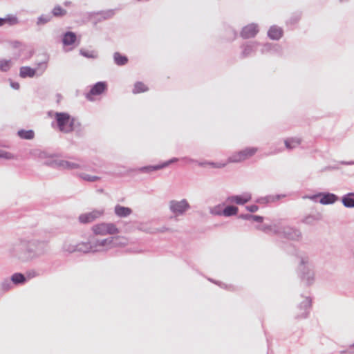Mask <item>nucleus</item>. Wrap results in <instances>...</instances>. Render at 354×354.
<instances>
[{"label": "nucleus", "mask_w": 354, "mask_h": 354, "mask_svg": "<svg viewBox=\"0 0 354 354\" xmlns=\"http://www.w3.org/2000/svg\"><path fill=\"white\" fill-rule=\"evenodd\" d=\"M182 160V158H172L167 161H165V162H161V166H162V169H164V168H166L168 166H169L170 165L173 164V163H175V162H177L179 160Z\"/></svg>", "instance_id": "obj_50"}, {"label": "nucleus", "mask_w": 354, "mask_h": 354, "mask_svg": "<svg viewBox=\"0 0 354 354\" xmlns=\"http://www.w3.org/2000/svg\"><path fill=\"white\" fill-rule=\"evenodd\" d=\"M12 282L11 281V279H6L1 283V288L3 291H8L12 288Z\"/></svg>", "instance_id": "obj_49"}, {"label": "nucleus", "mask_w": 354, "mask_h": 354, "mask_svg": "<svg viewBox=\"0 0 354 354\" xmlns=\"http://www.w3.org/2000/svg\"><path fill=\"white\" fill-rule=\"evenodd\" d=\"M300 262L298 266L297 273L301 281L306 286H310L315 281L314 266L308 255L299 257Z\"/></svg>", "instance_id": "obj_3"}, {"label": "nucleus", "mask_w": 354, "mask_h": 354, "mask_svg": "<svg viewBox=\"0 0 354 354\" xmlns=\"http://www.w3.org/2000/svg\"><path fill=\"white\" fill-rule=\"evenodd\" d=\"M160 169H162L160 163L156 165H147V166L140 167H138V169H136V171H138L140 173H143V174H151L153 171H158Z\"/></svg>", "instance_id": "obj_28"}, {"label": "nucleus", "mask_w": 354, "mask_h": 354, "mask_svg": "<svg viewBox=\"0 0 354 354\" xmlns=\"http://www.w3.org/2000/svg\"><path fill=\"white\" fill-rule=\"evenodd\" d=\"M148 87L142 82H136L134 84L133 88L132 90V93L133 94H138L140 93H144L148 91Z\"/></svg>", "instance_id": "obj_40"}, {"label": "nucleus", "mask_w": 354, "mask_h": 354, "mask_svg": "<svg viewBox=\"0 0 354 354\" xmlns=\"http://www.w3.org/2000/svg\"><path fill=\"white\" fill-rule=\"evenodd\" d=\"M349 348H354V343H353V344H351V345L349 346Z\"/></svg>", "instance_id": "obj_63"}, {"label": "nucleus", "mask_w": 354, "mask_h": 354, "mask_svg": "<svg viewBox=\"0 0 354 354\" xmlns=\"http://www.w3.org/2000/svg\"><path fill=\"white\" fill-rule=\"evenodd\" d=\"M279 236L294 241H300L302 239V233L300 230L290 225H281V234Z\"/></svg>", "instance_id": "obj_6"}, {"label": "nucleus", "mask_w": 354, "mask_h": 354, "mask_svg": "<svg viewBox=\"0 0 354 354\" xmlns=\"http://www.w3.org/2000/svg\"><path fill=\"white\" fill-rule=\"evenodd\" d=\"M77 176L82 180L86 182H96L100 180V177L97 176H91L85 173H78Z\"/></svg>", "instance_id": "obj_41"}, {"label": "nucleus", "mask_w": 354, "mask_h": 354, "mask_svg": "<svg viewBox=\"0 0 354 354\" xmlns=\"http://www.w3.org/2000/svg\"><path fill=\"white\" fill-rule=\"evenodd\" d=\"M281 48L277 44L265 43L261 45V53L263 55L266 54H277L281 52Z\"/></svg>", "instance_id": "obj_18"}, {"label": "nucleus", "mask_w": 354, "mask_h": 354, "mask_svg": "<svg viewBox=\"0 0 354 354\" xmlns=\"http://www.w3.org/2000/svg\"><path fill=\"white\" fill-rule=\"evenodd\" d=\"M252 216H253V215L250 214H241L239 215V218L246 220V221L252 220Z\"/></svg>", "instance_id": "obj_56"}, {"label": "nucleus", "mask_w": 354, "mask_h": 354, "mask_svg": "<svg viewBox=\"0 0 354 354\" xmlns=\"http://www.w3.org/2000/svg\"><path fill=\"white\" fill-rule=\"evenodd\" d=\"M80 53L84 57L96 59L98 56L97 52L95 50H88L84 48L80 50Z\"/></svg>", "instance_id": "obj_42"}, {"label": "nucleus", "mask_w": 354, "mask_h": 354, "mask_svg": "<svg viewBox=\"0 0 354 354\" xmlns=\"http://www.w3.org/2000/svg\"><path fill=\"white\" fill-rule=\"evenodd\" d=\"M0 158H3L6 160H12L15 158V156L10 152L0 149Z\"/></svg>", "instance_id": "obj_51"}, {"label": "nucleus", "mask_w": 354, "mask_h": 354, "mask_svg": "<svg viewBox=\"0 0 354 354\" xmlns=\"http://www.w3.org/2000/svg\"><path fill=\"white\" fill-rule=\"evenodd\" d=\"M210 213L213 215L221 216L223 215L222 211L221 210V205H216L210 209Z\"/></svg>", "instance_id": "obj_53"}, {"label": "nucleus", "mask_w": 354, "mask_h": 354, "mask_svg": "<svg viewBox=\"0 0 354 354\" xmlns=\"http://www.w3.org/2000/svg\"><path fill=\"white\" fill-rule=\"evenodd\" d=\"M264 218L262 216L259 215H253L252 216V221L257 222V223H262Z\"/></svg>", "instance_id": "obj_57"}, {"label": "nucleus", "mask_w": 354, "mask_h": 354, "mask_svg": "<svg viewBox=\"0 0 354 354\" xmlns=\"http://www.w3.org/2000/svg\"><path fill=\"white\" fill-rule=\"evenodd\" d=\"M114 63L118 66H124L128 62V57L126 55H123L118 52H115L113 54Z\"/></svg>", "instance_id": "obj_32"}, {"label": "nucleus", "mask_w": 354, "mask_h": 354, "mask_svg": "<svg viewBox=\"0 0 354 354\" xmlns=\"http://www.w3.org/2000/svg\"><path fill=\"white\" fill-rule=\"evenodd\" d=\"M227 32L229 34L228 39L234 40L237 37V32L232 28H228Z\"/></svg>", "instance_id": "obj_52"}, {"label": "nucleus", "mask_w": 354, "mask_h": 354, "mask_svg": "<svg viewBox=\"0 0 354 354\" xmlns=\"http://www.w3.org/2000/svg\"><path fill=\"white\" fill-rule=\"evenodd\" d=\"M340 354H354V351L351 350H342L339 351Z\"/></svg>", "instance_id": "obj_60"}, {"label": "nucleus", "mask_w": 354, "mask_h": 354, "mask_svg": "<svg viewBox=\"0 0 354 354\" xmlns=\"http://www.w3.org/2000/svg\"><path fill=\"white\" fill-rule=\"evenodd\" d=\"M348 0H339L340 2L343 3V2H346V1H348Z\"/></svg>", "instance_id": "obj_64"}, {"label": "nucleus", "mask_w": 354, "mask_h": 354, "mask_svg": "<svg viewBox=\"0 0 354 354\" xmlns=\"http://www.w3.org/2000/svg\"><path fill=\"white\" fill-rule=\"evenodd\" d=\"M52 19V15L50 13L41 14L37 18L36 25L39 27L44 26L51 21Z\"/></svg>", "instance_id": "obj_29"}, {"label": "nucleus", "mask_w": 354, "mask_h": 354, "mask_svg": "<svg viewBox=\"0 0 354 354\" xmlns=\"http://www.w3.org/2000/svg\"><path fill=\"white\" fill-rule=\"evenodd\" d=\"M3 24L2 23V17H0V26H3Z\"/></svg>", "instance_id": "obj_62"}, {"label": "nucleus", "mask_w": 354, "mask_h": 354, "mask_svg": "<svg viewBox=\"0 0 354 354\" xmlns=\"http://www.w3.org/2000/svg\"><path fill=\"white\" fill-rule=\"evenodd\" d=\"M267 35L270 39L278 41L283 37V30L281 27L273 25L270 27Z\"/></svg>", "instance_id": "obj_19"}, {"label": "nucleus", "mask_w": 354, "mask_h": 354, "mask_svg": "<svg viewBox=\"0 0 354 354\" xmlns=\"http://www.w3.org/2000/svg\"><path fill=\"white\" fill-rule=\"evenodd\" d=\"M106 234H115L119 232V230L114 223H106Z\"/></svg>", "instance_id": "obj_47"}, {"label": "nucleus", "mask_w": 354, "mask_h": 354, "mask_svg": "<svg viewBox=\"0 0 354 354\" xmlns=\"http://www.w3.org/2000/svg\"><path fill=\"white\" fill-rule=\"evenodd\" d=\"M182 160H183V161H185L187 163H194V162L197 163L198 165H199L200 167H205L206 165H209V161H207V160H205L203 162H200L197 160H195V159H193V158H191L189 157H186V156L183 157Z\"/></svg>", "instance_id": "obj_46"}, {"label": "nucleus", "mask_w": 354, "mask_h": 354, "mask_svg": "<svg viewBox=\"0 0 354 354\" xmlns=\"http://www.w3.org/2000/svg\"><path fill=\"white\" fill-rule=\"evenodd\" d=\"M342 165H353L354 162H353V161H351V162L343 161V162H342Z\"/></svg>", "instance_id": "obj_61"}, {"label": "nucleus", "mask_w": 354, "mask_h": 354, "mask_svg": "<svg viewBox=\"0 0 354 354\" xmlns=\"http://www.w3.org/2000/svg\"><path fill=\"white\" fill-rule=\"evenodd\" d=\"M317 197H319V203L322 205H332L339 199L336 194L330 192H319L313 196L311 198L314 199Z\"/></svg>", "instance_id": "obj_12"}, {"label": "nucleus", "mask_w": 354, "mask_h": 354, "mask_svg": "<svg viewBox=\"0 0 354 354\" xmlns=\"http://www.w3.org/2000/svg\"><path fill=\"white\" fill-rule=\"evenodd\" d=\"M17 136L24 140H32L35 137V132L32 129H20L17 131Z\"/></svg>", "instance_id": "obj_33"}, {"label": "nucleus", "mask_w": 354, "mask_h": 354, "mask_svg": "<svg viewBox=\"0 0 354 354\" xmlns=\"http://www.w3.org/2000/svg\"><path fill=\"white\" fill-rule=\"evenodd\" d=\"M60 159L56 158V155L52 153L49 159L46 162H44V165L53 169H59L60 166Z\"/></svg>", "instance_id": "obj_30"}, {"label": "nucleus", "mask_w": 354, "mask_h": 354, "mask_svg": "<svg viewBox=\"0 0 354 354\" xmlns=\"http://www.w3.org/2000/svg\"><path fill=\"white\" fill-rule=\"evenodd\" d=\"M259 230L263 232L266 234H273L279 235L281 234V225L279 224L273 223L272 225L262 224L256 227Z\"/></svg>", "instance_id": "obj_17"}, {"label": "nucleus", "mask_w": 354, "mask_h": 354, "mask_svg": "<svg viewBox=\"0 0 354 354\" xmlns=\"http://www.w3.org/2000/svg\"><path fill=\"white\" fill-rule=\"evenodd\" d=\"M10 86L15 90H18L20 87V85L18 82H10Z\"/></svg>", "instance_id": "obj_59"}, {"label": "nucleus", "mask_w": 354, "mask_h": 354, "mask_svg": "<svg viewBox=\"0 0 354 354\" xmlns=\"http://www.w3.org/2000/svg\"><path fill=\"white\" fill-rule=\"evenodd\" d=\"M51 127L63 133L75 131L78 136H82L84 134L80 123L66 112H55Z\"/></svg>", "instance_id": "obj_2"}, {"label": "nucleus", "mask_w": 354, "mask_h": 354, "mask_svg": "<svg viewBox=\"0 0 354 354\" xmlns=\"http://www.w3.org/2000/svg\"><path fill=\"white\" fill-rule=\"evenodd\" d=\"M106 88L107 84L106 82H97L91 86L90 91L86 93V97L88 100H92V95H101Z\"/></svg>", "instance_id": "obj_16"}, {"label": "nucleus", "mask_w": 354, "mask_h": 354, "mask_svg": "<svg viewBox=\"0 0 354 354\" xmlns=\"http://www.w3.org/2000/svg\"><path fill=\"white\" fill-rule=\"evenodd\" d=\"M11 68L10 59H0V71L7 72Z\"/></svg>", "instance_id": "obj_45"}, {"label": "nucleus", "mask_w": 354, "mask_h": 354, "mask_svg": "<svg viewBox=\"0 0 354 354\" xmlns=\"http://www.w3.org/2000/svg\"><path fill=\"white\" fill-rule=\"evenodd\" d=\"M85 169V167L80 163L77 162H73L68 160H61L60 162V166L59 170H73V169Z\"/></svg>", "instance_id": "obj_20"}, {"label": "nucleus", "mask_w": 354, "mask_h": 354, "mask_svg": "<svg viewBox=\"0 0 354 354\" xmlns=\"http://www.w3.org/2000/svg\"><path fill=\"white\" fill-rule=\"evenodd\" d=\"M52 153L48 152L47 151L42 150H35L34 151V155L41 161L46 162L48 159H49L50 156Z\"/></svg>", "instance_id": "obj_39"}, {"label": "nucleus", "mask_w": 354, "mask_h": 354, "mask_svg": "<svg viewBox=\"0 0 354 354\" xmlns=\"http://www.w3.org/2000/svg\"><path fill=\"white\" fill-rule=\"evenodd\" d=\"M100 15L102 17V19L106 20L112 18L115 15V10H102L100 12H91L90 15Z\"/></svg>", "instance_id": "obj_37"}, {"label": "nucleus", "mask_w": 354, "mask_h": 354, "mask_svg": "<svg viewBox=\"0 0 354 354\" xmlns=\"http://www.w3.org/2000/svg\"><path fill=\"white\" fill-rule=\"evenodd\" d=\"M322 219V215L319 213H317L315 214H309L304 216L301 222L304 224L313 225L315 223V222L319 221Z\"/></svg>", "instance_id": "obj_25"}, {"label": "nucleus", "mask_w": 354, "mask_h": 354, "mask_svg": "<svg viewBox=\"0 0 354 354\" xmlns=\"http://www.w3.org/2000/svg\"><path fill=\"white\" fill-rule=\"evenodd\" d=\"M88 248L86 242H81L77 244H73L69 241H65L62 245V250L68 253L75 252H80L88 253Z\"/></svg>", "instance_id": "obj_11"}, {"label": "nucleus", "mask_w": 354, "mask_h": 354, "mask_svg": "<svg viewBox=\"0 0 354 354\" xmlns=\"http://www.w3.org/2000/svg\"><path fill=\"white\" fill-rule=\"evenodd\" d=\"M106 223L96 224L92 227V230L95 235H106Z\"/></svg>", "instance_id": "obj_34"}, {"label": "nucleus", "mask_w": 354, "mask_h": 354, "mask_svg": "<svg viewBox=\"0 0 354 354\" xmlns=\"http://www.w3.org/2000/svg\"><path fill=\"white\" fill-rule=\"evenodd\" d=\"M302 12L301 11H296L291 14L290 17L286 20V24L288 26H293L299 23L301 19Z\"/></svg>", "instance_id": "obj_26"}, {"label": "nucleus", "mask_w": 354, "mask_h": 354, "mask_svg": "<svg viewBox=\"0 0 354 354\" xmlns=\"http://www.w3.org/2000/svg\"><path fill=\"white\" fill-rule=\"evenodd\" d=\"M239 212V208L234 205H227L223 210L222 214L226 217L235 216Z\"/></svg>", "instance_id": "obj_35"}, {"label": "nucleus", "mask_w": 354, "mask_h": 354, "mask_svg": "<svg viewBox=\"0 0 354 354\" xmlns=\"http://www.w3.org/2000/svg\"><path fill=\"white\" fill-rule=\"evenodd\" d=\"M77 39L76 34L71 31H67L64 33L62 37V43L64 46H68L73 44Z\"/></svg>", "instance_id": "obj_22"}, {"label": "nucleus", "mask_w": 354, "mask_h": 354, "mask_svg": "<svg viewBox=\"0 0 354 354\" xmlns=\"http://www.w3.org/2000/svg\"><path fill=\"white\" fill-rule=\"evenodd\" d=\"M104 213V209H94L91 212L80 214L78 220L82 224L90 223L101 217Z\"/></svg>", "instance_id": "obj_9"}, {"label": "nucleus", "mask_w": 354, "mask_h": 354, "mask_svg": "<svg viewBox=\"0 0 354 354\" xmlns=\"http://www.w3.org/2000/svg\"><path fill=\"white\" fill-rule=\"evenodd\" d=\"M286 196V194H275V195H267L265 196H260L255 199V203L259 205H267L277 203L280 199H282Z\"/></svg>", "instance_id": "obj_15"}, {"label": "nucleus", "mask_w": 354, "mask_h": 354, "mask_svg": "<svg viewBox=\"0 0 354 354\" xmlns=\"http://www.w3.org/2000/svg\"><path fill=\"white\" fill-rule=\"evenodd\" d=\"M252 199V194L250 192H244L240 195H232L227 198V201L236 205H243Z\"/></svg>", "instance_id": "obj_14"}, {"label": "nucleus", "mask_w": 354, "mask_h": 354, "mask_svg": "<svg viewBox=\"0 0 354 354\" xmlns=\"http://www.w3.org/2000/svg\"><path fill=\"white\" fill-rule=\"evenodd\" d=\"M189 209L190 205L186 199L171 200L169 202V210L176 216L183 215Z\"/></svg>", "instance_id": "obj_7"}, {"label": "nucleus", "mask_w": 354, "mask_h": 354, "mask_svg": "<svg viewBox=\"0 0 354 354\" xmlns=\"http://www.w3.org/2000/svg\"><path fill=\"white\" fill-rule=\"evenodd\" d=\"M284 144L288 149H292L301 144V140L297 138H291L285 140Z\"/></svg>", "instance_id": "obj_36"}, {"label": "nucleus", "mask_w": 354, "mask_h": 354, "mask_svg": "<svg viewBox=\"0 0 354 354\" xmlns=\"http://www.w3.org/2000/svg\"><path fill=\"white\" fill-rule=\"evenodd\" d=\"M114 212L118 217L125 218L132 213V209L128 207L116 205L114 207Z\"/></svg>", "instance_id": "obj_21"}, {"label": "nucleus", "mask_w": 354, "mask_h": 354, "mask_svg": "<svg viewBox=\"0 0 354 354\" xmlns=\"http://www.w3.org/2000/svg\"><path fill=\"white\" fill-rule=\"evenodd\" d=\"M37 74V69L30 66H21L19 70V75L22 78L33 77Z\"/></svg>", "instance_id": "obj_23"}, {"label": "nucleus", "mask_w": 354, "mask_h": 354, "mask_svg": "<svg viewBox=\"0 0 354 354\" xmlns=\"http://www.w3.org/2000/svg\"><path fill=\"white\" fill-rule=\"evenodd\" d=\"M343 205L346 208H354V192H349L341 198Z\"/></svg>", "instance_id": "obj_24"}, {"label": "nucleus", "mask_w": 354, "mask_h": 354, "mask_svg": "<svg viewBox=\"0 0 354 354\" xmlns=\"http://www.w3.org/2000/svg\"><path fill=\"white\" fill-rule=\"evenodd\" d=\"M19 22L16 16L8 15L7 17L2 18V23L4 24H8L10 26H14Z\"/></svg>", "instance_id": "obj_43"}, {"label": "nucleus", "mask_w": 354, "mask_h": 354, "mask_svg": "<svg viewBox=\"0 0 354 354\" xmlns=\"http://www.w3.org/2000/svg\"><path fill=\"white\" fill-rule=\"evenodd\" d=\"M47 62L48 60H45L37 64V67L35 69H37V74L38 76L41 75L46 70Z\"/></svg>", "instance_id": "obj_48"}, {"label": "nucleus", "mask_w": 354, "mask_h": 354, "mask_svg": "<svg viewBox=\"0 0 354 354\" xmlns=\"http://www.w3.org/2000/svg\"><path fill=\"white\" fill-rule=\"evenodd\" d=\"M209 165L211 166L213 168H223L225 167L226 163L223 162H215L212 161H209Z\"/></svg>", "instance_id": "obj_54"}, {"label": "nucleus", "mask_w": 354, "mask_h": 354, "mask_svg": "<svg viewBox=\"0 0 354 354\" xmlns=\"http://www.w3.org/2000/svg\"><path fill=\"white\" fill-rule=\"evenodd\" d=\"M246 209L252 213H254L258 211L259 207L257 205H251L245 207Z\"/></svg>", "instance_id": "obj_55"}, {"label": "nucleus", "mask_w": 354, "mask_h": 354, "mask_svg": "<svg viewBox=\"0 0 354 354\" xmlns=\"http://www.w3.org/2000/svg\"><path fill=\"white\" fill-rule=\"evenodd\" d=\"M118 238L109 237L104 239H99L95 236H90L86 241L88 252H95L100 250V248L109 246L113 247L118 244Z\"/></svg>", "instance_id": "obj_4"}, {"label": "nucleus", "mask_w": 354, "mask_h": 354, "mask_svg": "<svg viewBox=\"0 0 354 354\" xmlns=\"http://www.w3.org/2000/svg\"><path fill=\"white\" fill-rule=\"evenodd\" d=\"M303 300L299 304L298 309L301 310V313H298L296 315L297 319H304L306 318L309 314L312 299L310 297H303Z\"/></svg>", "instance_id": "obj_10"}, {"label": "nucleus", "mask_w": 354, "mask_h": 354, "mask_svg": "<svg viewBox=\"0 0 354 354\" xmlns=\"http://www.w3.org/2000/svg\"><path fill=\"white\" fill-rule=\"evenodd\" d=\"M67 13V11L66 10L64 9L63 8H62L59 5H57L55 6L50 14L52 15V18L53 17H64L66 15Z\"/></svg>", "instance_id": "obj_38"}, {"label": "nucleus", "mask_w": 354, "mask_h": 354, "mask_svg": "<svg viewBox=\"0 0 354 354\" xmlns=\"http://www.w3.org/2000/svg\"><path fill=\"white\" fill-rule=\"evenodd\" d=\"M45 270L41 268L39 269H30L28 270L25 273V277L26 279V281H29L32 279H34L35 277L41 276L44 274Z\"/></svg>", "instance_id": "obj_27"}, {"label": "nucleus", "mask_w": 354, "mask_h": 354, "mask_svg": "<svg viewBox=\"0 0 354 354\" xmlns=\"http://www.w3.org/2000/svg\"><path fill=\"white\" fill-rule=\"evenodd\" d=\"M258 151L257 147H246L242 150L234 152L227 158V163H238L243 162L253 156Z\"/></svg>", "instance_id": "obj_5"}, {"label": "nucleus", "mask_w": 354, "mask_h": 354, "mask_svg": "<svg viewBox=\"0 0 354 354\" xmlns=\"http://www.w3.org/2000/svg\"><path fill=\"white\" fill-rule=\"evenodd\" d=\"M260 45L261 44L256 41L243 42L240 46V48L241 49L240 57L241 59H245L251 56H254L256 54V52Z\"/></svg>", "instance_id": "obj_8"}, {"label": "nucleus", "mask_w": 354, "mask_h": 354, "mask_svg": "<svg viewBox=\"0 0 354 354\" xmlns=\"http://www.w3.org/2000/svg\"><path fill=\"white\" fill-rule=\"evenodd\" d=\"M10 255L22 263L30 262L47 252V243L36 239H21L10 248Z\"/></svg>", "instance_id": "obj_1"}, {"label": "nucleus", "mask_w": 354, "mask_h": 354, "mask_svg": "<svg viewBox=\"0 0 354 354\" xmlns=\"http://www.w3.org/2000/svg\"><path fill=\"white\" fill-rule=\"evenodd\" d=\"M259 31L258 25L257 24L252 23L242 28L240 32V36L244 39H252L256 37Z\"/></svg>", "instance_id": "obj_13"}, {"label": "nucleus", "mask_w": 354, "mask_h": 354, "mask_svg": "<svg viewBox=\"0 0 354 354\" xmlns=\"http://www.w3.org/2000/svg\"><path fill=\"white\" fill-rule=\"evenodd\" d=\"M10 279L14 285H22L27 282L25 274L21 272L14 273Z\"/></svg>", "instance_id": "obj_31"}, {"label": "nucleus", "mask_w": 354, "mask_h": 354, "mask_svg": "<svg viewBox=\"0 0 354 354\" xmlns=\"http://www.w3.org/2000/svg\"><path fill=\"white\" fill-rule=\"evenodd\" d=\"M209 280L210 281L217 284L218 286H219L222 288H225V289H227L228 288L227 286L225 283H222V282H220V281H214V280L211 279H209Z\"/></svg>", "instance_id": "obj_58"}, {"label": "nucleus", "mask_w": 354, "mask_h": 354, "mask_svg": "<svg viewBox=\"0 0 354 354\" xmlns=\"http://www.w3.org/2000/svg\"><path fill=\"white\" fill-rule=\"evenodd\" d=\"M19 22L16 16L8 15L7 17L2 18V23L4 24H8L10 26H14Z\"/></svg>", "instance_id": "obj_44"}]
</instances>
